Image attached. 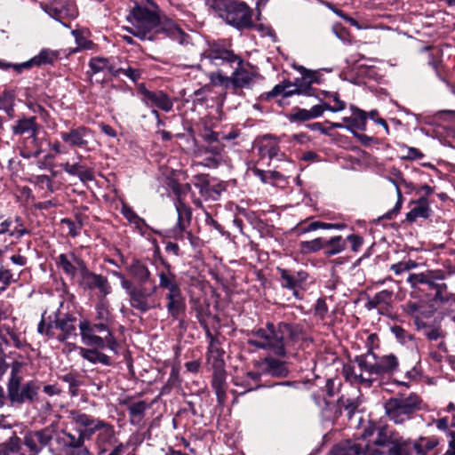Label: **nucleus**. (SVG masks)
Here are the masks:
<instances>
[{
  "label": "nucleus",
  "mask_w": 455,
  "mask_h": 455,
  "mask_svg": "<svg viewBox=\"0 0 455 455\" xmlns=\"http://www.w3.org/2000/svg\"><path fill=\"white\" fill-rule=\"evenodd\" d=\"M398 434L389 429L387 426L379 427L377 429V437L373 441V445L365 444L363 451L364 455H381L383 451L381 447L389 446L393 443Z\"/></svg>",
  "instance_id": "ddd939ff"
},
{
  "label": "nucleus",
  "mask_w": 455,
  "mask_h": 455,
  "mask_svg": "<svg viewBox=\"0 0 455 455\" xmlns=\"http://www.w3.org/2000/svg\"><path fill=\"white\" fill-rule=\"evenodd\" d=\"M188 225L177 221L176 225L167 231L168 236L180 241H183L185 235H187L188 239H191L192 234L188 230Z\"/></svg>",
  "instance_id": "37998d69"
},
{
  "label": "nucleus",
  "mask_w": 455,
  "mask_h": 455,
  "mask_svg": "<svg viewBox=\"0 0 455 455\" xmlns=\"http://www.w3.org/2000/svg\"><path fill=\"white\" fill-rule=\"evenodd\" d=\"M20 369V363H13L8 381L9 398L12 403H17L32 401L37 394L36 387L33 382H28L20 388L21 377L19 375Z\"/></svg>",
  "instance_id": "6e6552de"
},
{
  "label": "nucleus",
  "mask_w": 455,
  "mask_h": 455,
  "mask_svg": "<svg viewBox=\"0 0 455 455\" xmlns=\"http://www.w3.org/2000/svg\"><path fill=\"white\" fill-rule=\"evenodd\" d=\"M139 92L142 95V101L148 106H155L163 111L169 112L172 109L173 102L170 97L162 91L152 92L148 90L143 84L138 86Z\"/></svg>",
  "instance_id": "f8f14e48"
},
{
  "label": "nucleus",
  "mask_w": 455,
  "mask_h": 455,
  "mask_svg": "<svg viewBox=\"0 0 455 455\" xmlns=\"http://www.w3.org/2000/svg\"><path fill=\"white\" fill-rule=\"evenodd\" d=\"M175 208L178 213V222L189 226L192 219V210L190 206L187 205L179 196L175 202Z\"/></svg>",
  "instance_id": "58836bf2"
},
{
  "label": "nucleus",
  "mask_w": 455,
  "mask_h": 455,
  "mask_svg": "<svg viewBox=\"0 0 455 455\" xmlns=\"http://www.w3.org/2000/svg\"><path fill=\"white\" fill-rule=\"evenodd\" d=\"M157 286H153L150 290H148L144 286H138L137 289H131L130 291V305L132 307L145 313L150 309L160 307V303H157L154 299L153 295L156 293Z\"/></svg>",
  "instance_id": "9b49d317"
},
{
  "label": "nucleus",
  "mask_w": 455,
  "mask_h": 455,
  "mask_svg": "<svg viewBox=\"0 0 455 455\" xmlns=\"http://www.w3.org/2000/svg\"><path fill=\"white\" fill-rule=\"evenodd\" d=\"M393 292L388 290H383L376 293L373 297L369 298L366 302L368 309L372 308H387L392 302Z\"/></svg>",
  "instance_id": "c85d7f7f"
},
{
  "label": "nucleus",
  "mask_w": 455,
  "mask_h": 455,
  "mask_svg": "<svg viewBox=\"0 0 455 455\" xmlns=\"http://www.w3.org/2000/svg\"><path fill=\"white\" fill-rule=\"evenodd\" d=\"M342 373H343L344 377L347 380L351 381L352 383H354V382H360V383L369 382V378L365 377L363 372L357 371L355 370V367L352 364L344 365Z\"/></svg>",
  "instance_id": "79ce46f5"
},
{
  "label": "nucleus",
  "mask_w": 455,
  "mask_h": 455,
  "mask_svg": "<svg viewBox=\"0 0 455 455\" xmlns=\"http://www.w3.org/2000/svg\"><path fill=\"white\" fill-rule=\"evenodd\" d=\"M315 315L320 318H323L328 312V307L325 301L322 299H317L315 307Z\"/></svg>",
  "instance_id": "e2e57ef3"
},
{
  "label": "nucleus",
  "mask_w": 455,
  "mask_h": 455,
  "mask_svg": "<svg viewBox=\"0 0 455 455\" xmlns=\"http://www.w3.org/2000/svg\"><path fill=\"white\" fill-rule=\"evenodd\" d=\"M251 15V10L246 4L231 3L227 5L222 17L228 24L243 29L252 26Z\"/></svg>",
  "instance_id": "9d476101"
},
{
  "label": "nucleus",
  "mask_w": 455,
  "mask_h": 455,
  "mask_svg": "<svg viewBox=\"0 0 455 455\" xmlns=\"http://www.w3.org/2000/svg\"><path fill=\"white\" fill-rule=\"evenodd\" d=\"M116 66L117 65L115 62H111L110 60L100 57L92 58L89 62V67L94 74L108 71L109 74L115 76Z\"/></svg>",
  "instance_id": "2f4dec72"
},
{
  "label": "nucleus",
  "mask_w": 455,
  "mask_h": 455,
  "mask_svg": "<svg viewBox=\"0 0 455 455\" xmlns=\"http://www.w3.org/2000/svg\"><path fill=\"white\" fill-rule=\"evenodd\" d=\"M313 83H318L316 74L310 70H306L302 74V77L296 79L294 84L287 82L275 85L273 90L267 93V98L281 94L283 95V97H290L293 94L311 95V84Z\"/></svg>",
  "instance_id": "1a4fd4ad"
},
{
  "label": "nucleus",
  "mask_w": 455,
  "mask_h": 455,
  "mask_svg": "<svg viewBox=\"0 0 455 455\" xmlns=\"http://www.w3.org/2000/svg\"><path fill=\"white\" fill-rule=\"evenodd\" d=\"M279 147L277 141L270 136H265L259 145V154L272 159L278 156Z\"/></svg>",
  "instance_id": "72a5a7b5"
},
{
  "label": "nucleus",
  "mask_w": 455,
  "mask_h": 455,
  "mask_svg": "<svg viewBox=\"0 0 455 455\" xmlns=\"http://www.w3.org/2000/svg\"><path fill=\"white\" fill-rule=\"evenodd\" d=\"M444 273L441 270L429 271L426 273V280L424 283L427 284L430 288L436 290V296L441 297V287H445V283L438 284L435 283L436 280H443Z\"/></svg>",
  "instance_id": "a19ab883"
},
{
  "label": "nucleus",
  "mask_w": 455,
  "mask_h": 455,
  "mask_svg": "<svg viewBox=\"0 0 455 455\" xmlns=\"http://www.w3.org/2000/svg\"><path fill=\"white\" fill-rule=\"evenodd\" d=\"M38 126L36 123V117L23 118L17 122L12 127V131L18 135H27L31 143H36Z\"/></svg>",
  "instance_id": "aec40b11"
},
{
  "label": "nucleus",
  "mask_w": 455,
  "mask_h": 455,
  "mask_svg": "<svg viewBox=\"0 0 455 455\" xmlns=\"http://www.w3.org/2000/svg\"><path fill=\"white\" fill-rule=\"evenodd\" d=\"M45 12L49 14V16L55 19L56 20H61L63 19L64 11L62 8L59 9L57 7L50 6L45 8Z\"/></svg>",
  "instance_id": "774afa93"
},
{
  "label": "nucleus",
  "mask_w": 455,
  "mask_h": 455,
  "mask_svg": "<svg viewBox=\"0 0 455 455\" xmlns=\"http://www.w3.org/2000/svg\"><path fill=\"white\" fill-rule=\"evenodd\" d=\"M97 312V319L100 321V323H107L110 319V313L108 310V305L107 301L100 300L96 307Z\"/></svg>",
  "instance_id": "603ef678"
},
{
  "label": "nucleus",
  "mask_w": 455,
  "mask_h": 455,
  "mask_svg": "<svg viewBox=\"0 0 455 455\" xmlns=\"http://www.w3.org/2000/svg\"><path fill=\"white\" fill-rule=\"evenodd\" d=\"M60 138L72 148H87L92 139V132L89 128L79 126L61 132Z\"/></svg>",
  "instance_id": "4468645a"
},
{
  "label": "nucleus",
  "mask_w": 455,
  "mask_h": 455,
  "mask_svg": "<svg viewBox=\"0 0 455 455\" xmlns=\"http://www.w3.org/2000/svg\"><path fill=\"white\" fill-rule=\"evenodd\" d=\"M12 231L10 232L11 236L21 237L26 234H28V230L24 228L22 220L20 217H16L12 220Z\"/></svg>",
  "instance_id": "864d4df0"
},
{
  "label": "nucleus",
  "mask_w": 455,
  "mask_h": 455,
  "mask_svg": "<svg viewBox=\"0 0 455 455\" xmlns=\"http://www.w3.org/2000/svg\"><path fill=\"white\" fill-rule=\"evenodd\" d=\"M165 299L167 300L166 308L168 313L173 319H179L180 314L184 313L186 309V301L180 288L168 291Z\"/></svg>",
  "instance_id": "6ab92c4d"
},
{
  "label": "nucleus",
  "mask_w": 455,
  "mask_h": 455,
  "mask_svg": "<svg viewBox=\"0 0 455 455\" xmlns=\"http://www.w3.org/2000/svg\"><path fill=\"white\" fill-rule=\"evenodd\" d=\"M370 356H372L373 359H375V355L373 354L362 355L355 358V363H357L359 371L363 372L365 377L369 378V382H366L368 385L371 383L372 376H377L376 360L371 362L370 360Z\"/></svg>",
  "instance_id": "393cba45"
},
{
  "label": "nucleus",
  "mask_w": 455,
  "mask_h": 455,
  "mask_svg": "<svg viewBox=\"0 0 455 455\" xmlns=\"http://www.w3.org/2000/svg\"><path fill=\"white\" fill-rule=\"evenodd\" d=\"M398 366L399 362L395 355H383L376 360L377 376L392 374L398 369Z\"/></svg>",
  "instance_id": "bb28decb"
},
{
  "label": "nucleus",
  "mask_w": 455,
  "mask_h": 455,
  "mask_svg": "<svg viewBox=\"0 0 455 455\" xmlns=\"http://www.w3.org/2000/svg\"><path fill=\"white\" fill-rule=\"evenodd\" d=\"M78 326L81 339L86 346L116 350L117 343L105 323L92 324L88 320H83Z\"/></svg>",
  "instance_id": "39448f33"
},
{
  "label": "nucleus",
  "mask_w": 455,
  "mask_h": 455,
  "mask_svg": "<svg viewBox=\"0 0 455 455\" xmlns=\"http://www.w3.org/2000/svg\"><path fill=\"white\" fill-rule=\"evenodd\" d=\"M143 69L137 63L133 62L126 63L125 65H120L119 67L116 66L115 76L124 75L131 81L136 83L141 79Z\"/></svg>",
  "instance_id": "c756f323"
},
{
  "label": "nucleus",
  "mask_w": 455,
  "mask_h": 455,
  "mask_svg": "<svg viewBox=\"0 0 455 455\" xmlns=\"http://www.w3.org/2000/svg\"><path fill=\"white\" fill-rule=\"evenodd\" d=\"M207 338L210 339L209 343V352L212 355H215L216 357H220L221 355V351L220 348V343L219 340L214 338L209 330L206 331Z\"/></svg>",
  "instance_id": "bf43d9fd"
},
{
  "label": "nucleus",
  "mask_w": 455,
  "mask_h": 455,
  "mask_svg": "<svg viewBox=\"0 0 455 455\" xmlns=\"http://www.w3.org/2000/svg\"><path fill=\"white\" fill-rule=\"evenodd\" d=\"M80 355L85 360L97 363H100L104 365H109L111 363L110 357L107 355L100 353L94 349H89L84 347H78Z\"/></svg>",
  "instance_id": "473e14b6"
},
{
  "label": "nucleus",
  "mask_w": 455,
  "mask_h": 455,
  "mask_svg": "<svg viewBox=\"0 0 455 455\" xmlns=\"http://www.w3.org/2000/svg\"><path fill=\"white\" fill-rule=\"evenodd\" d=\"M153 9L144 6L134 7L129 16L132 27L127 30L141 40L156 39V29L159 25V9L155 4Z\"/></svg>",
  "instance_id": "7ed1b4c3"
},
{
  "label": "nucleus",
  "mask_w": 455,
  "mask_h": 455,
  "mask_svg": "<svg viewBox=\"0 0 455 455\" xmlns=\"http://www.w3.org/2000/svg\"><path fill=\"white\" fill-rule=\"evenodd\" d=\"M210 80L212 84L217 85V86H223L225 88L229 87L230 85L232 86L231 76L230 77L224 76L220 73H212L210 76Z\"/></svg>",
  "instance_id": "5fc2aeb1"
},
{
  "label": "nucleus",
  "mask_w": 455,
  "mask_h": 455,
  "mask_svg": "<svg viewBox=\"0 0 455 455\" xmlns=\"http://www.w3.org/2000/svg\"><path fill=\"white\" fill-rule=\"evenodd\" d=\"M429 214V207L426 199H421L419 203L407 213L406 219L410 222L415 221L418 218H427Z\"/></svg>",
  "instance_id": "4c0bfd02"
},
{
  "label": "nucleus",
  "mask_w": 455,
  "mask_h": 455,
  "mask_svg": "<svg viewBox=\"0 0 455 455\" xmlns=\"http://www.w3.org/2000/svg\"><path fill=\"white\" fill-rule=\"evenodd\" d=\"M69 419L79 427H84V432L91 435L98 432L97 440L100 443L105 444L111 441L114 435L113 427L104 421L78 411H71Z\"/></svg>",
  "instance_id": "0eeeda50"
},
{
  "label": "nucleus",
  "mask_w": 455,
  "mask_h": 455,
  "mask_svg": "<svg viewBox=\"0 0 455 455\" xmlns=\"http://www.w3.org/2000/svg\"><path fill=\"white\" fill-rule=\"evenodd\" d=\"M387 416L395 424H403L412 414L422 409V400L416 394L408 396L395 397L387 400L384 405Z\"/></svg>",
  "instance_id": "20e7f679"
},
{
  "label": "nucleus",
  "mask_w": 455,
  "mask_h": 455,
  "mask_svg": "<svg viewBox=\"0 0 455 455\" xmlns=\"http://www.w3.org/2000/svg\"><path fill=\"white\" fill-rule=\"evenodd\" d=\"M158 277L159 287L162 289L171 291L180 288L177 283L175 274L172 272L171 267L168 264H164V268L158 272Z\"/></svg>",
  "instance_id": "cd10ccee"
},
{
  "label": "nucleus",
  "mask_w": 455,
  "mask_h": 455,
  "mask_svg": "<svg viewBox=\"0 0 455 455\" xmlns=\"http://www.w3.org/2000/svg\"><path fill=\"white\" fill-rule=\"evenodd\" d=\"M325 248V241L322 238H315L311 241H305L299 243V250L302 253H312Z\"/></svg>",
  "instance_id": "c03bdc74"
},
{
  "label": "nucleus",
  "mask_w": 455,
  "mask_h": 455,
  "mask_svg": "<svg viewBox=\"0 0 455 455\" xmlns=\"http://www.w3.org/2000/svg\"><path fill=\"white\" fill-rule=\"evenodd\" d=\"M54 437V430L46 427L40 431L28 433L25 437V444L36 453L50 444Z\"/></svg>",
  "instance_id": "f3484780"
},
{
  "label": "nucleus",
  "mask_w": 455,
  "mask_h": 455,
  "mask_svg": "<svg viewBox=\"0 0 455 455\" xmlns=\"http://www.w3.org/2000/svg\"><path fill=\"white\" fill-rule=\"evenodd\" d=\"M346 240H344L342 236H333L328 241H325L326 250L324 251V254L329 257L339 254L346 249Z\"/></svg>",
  "instance_id": "e433bc0d"
},
{
  "label": "nucleus",
  "mask_w": 455,
  "mask_h": 455,
  "mask_svg": "<svg viewBox=\"0 0 455 455\" xmlns=\"http://www.w3.org/2000/svg\"><path fill=\"white\" fill-rule=\"evenodd\" d=\"M300 329L287 323L277 325L267 323L251 333L248 343L257 348L272 352L277 356L286 355V346L289 341H294L299 336Z\"/></svg>",
  "instance_id": "f257e3e1"
},
{
  "label": "nucleus",
  "mask_w": 455,
  "mask_h": 455,
  "mask_svg": "<svg viewBox=\"0 0 455 455\" xmlns=\"http://www.w3.org/2000/svg\"><path fill=\"white\" fill-rule=\"evenodd\" d=\"M57 59V53L51 50H43L40 53L33 58L30 61L24 62L14 66V70L20 73L24 68H28L32 65H42L52 63Z\"/></svg>",
  "instance_id": "5701e85b"
},
{
  "label": "nucleus",
  "mask_w": 455,
  "mask_h": 455,
  "mask_svg": "<svg viewBox=\"0 0 455 455\" xmlns=\"http://www.w3.org/2000/svg\"><path fill=\"white\" fill-rule=\"evenodd\" d=\"M347 124L345 128L353 132L354 130L364 131L366 125V114L364 111L352 108V116L342 118Z\"/></svg>",
  "instance_id": "a878e982"
},
{
  "label": "nucleus",
  "mask_w": 455,
  "mask_h": 455,
  "mask_svg": "<svg viewBox=\"0 0 455 455\" xmlns=\"http://www.w3.org/2000/svg\"><path fill=\"white\" fill-rule=\"evenodd\" d=\"M323 111L324 108L322 105H315L310 109L294 108L290 115L289 119L291 122H304L321 116Z\"/></svg>",
  "instance_id": "b1692460"
},
{
  "label": "nucleus",
  "mask_w": 455,
  "mask_h": 455,
  "mask_svg": "<svg viewBox=\"0 0 455 455\" xmlns=\"http://www.w3.org/2000/svg\"><path fill=\"white\" fill-rule=\"evenodd\" d=\"M204 56L215 66L223 65L224 63L236 64L231 76L232 87L235 90L248 87L251 83L253 73L247 68L249 65L245 64L243 60L233 51L213 44L204 52Z\"/></svg>",
  "instance_id": "f03ea898"
},
{
  "label": "nucleus",
  "mask_w": 455,
  "mask_h": 455,
  "mask_svg": "<svg viewBox=\"0 0 455 455\" xmlns=\"http://www.w3.org/2000/svg\"><path fill=\"white\" fill-rule=\"evenodd\" d=\"M88 435L84 429H80L76 434L72 435L70 433L66 432V440L68 441V447L69 448H78L83 445L84 436Z\"/></svg>",
  "instance_id": "09e8293b"
},
{
  "label": "nucleus",
  "mask_w": 455,
  "mask_h": 455,
  "mask_svg": "<svg viewBox=\"0 0 455 455\" xmlns=\"http://www.w3.org/2000/svg\"><path fill=\"white\" fill-rule=\"evenodd\" d=\"M61 379L68 384L69 393L72 395H77L78 387L81 384V380L78 375L69 372L61 377Z\"/></svg>",
  "instance_id": "de8ad7c7"
},
{
  "label": "nucleus",
  "mask_w": 455,
  "mask_h": 455,
  "mask_svg": "<svg viewBox=\"0 0 455 455\" xmlns=\"http://www.w3.org/2000/svg\"><path fill=\"white\" fill-rule=\"evenodd\" d=\"M412 449V441L398 435L388 449V455H411Z\"/></svg>",
  "instance_id": "7c9ffc66"
},
{
  "label": "nucleus",
  "mask_w": 455,
  "mask_h": 455,
  "mask_svg": "<svg viewBox=\"0 0 455 455\" xmlns=\"http://www.w3.org/2000/svg\"><path fill=\"white\" fill-rule=\"evenodd\" d=\"M332 455H364V451H363L362 444L349 443L337 448Z\"/></svg>",
  "instance_id": "a18cd8bd"
},
{
  "label": "nucleus",
  "mask_w": 455,
  "mask_h": 455,
  "mask_svg": "<svg viewBox=\"0 0 455 455\" xmlns=\"http://www.w3.org/2000/svg\"><path fill=\"white\" fill-rule=\"evenodd\" d=\"M56 265L64 274L70 278L80 275L85 267L84 262L74 253L60 254L56 258Z\"/></svg>",
  "instance_id": "2eb2a0df"
},
{
  "label": "nucleus",
  "mask_w": 455,
  "mask_h": 455,
  "mask_svg": "<svg viewBox=\"0 0 455 455\" xmlns=\"http://www.w3.org/2000/svg\"><path fill=\"white\" fill-rule=\"evenodd\" d=\"M128 271L131 275L141 283H146L150 279L151 274L148 267L139 260H132L128 266Z\"/></svg>",
  "instance_id": "f704fd0d"
},
{
  "label": "nucleus",
  "mask_w": 455,
  "mask_h": 455,
  "mask_svg": "<svg viewBox=\"0 0 455 455\" xmlns=\"http://www.w3.org/2000/svg\"><path fill=\"white\" fill-rule=\"evenodd\" d=\"M81 283L87 289H98L104 296L108 295L111 287L108 279L101 275L91 272L86 267L79 275Z\"/></svg>",
  "instance_id": "dca6fc26"
},
{
  "label": "nucleus",
  "mask_w": 455,
  "mask_h": 455,
  "mask_svg": "<svg viewBox=\"0 0 455 455\" xmlns=\"http://www.w3.org/2000/svg\"><path fill=\"white\" fill-rule=\"evenodd\" d=\"M147 408L148 405L144 401H140L130 404L128 406V411L131 422L132 424H138L140 422Z\"/></svg>",
  "instance_id": "ea45409f"
},
{
  "label": "nucleus",
  "mask_w": 455,
  "mask_h": 455,
  "mask_svg": "<svg viewBox=\"0 0 455 455\" xmlns=\"http://www.w3.org/2000/svg\"><path fill=\"white\" fill-rule=\"evenodd\" d=\"M72 35L74 36L76 39V43L77 44V47L76 48L75 52L80 50V49H91L92 47V42L87 40L82 36L81 31L79 30H72Z\"/></svg>",
  "instance_id": "6e6d98bb"
},
{
  "label": "nucleus",
  "mask_w": 455,
  "mask_h": 455,
  "mask_svg": "<svg viewBox=\"0 0 455 455\" xmlns=\"http://www.w3.org/2000/svg\"><path fill=\"white\" fill-rule=\"evenodd\" d=\"M38 331L49 338H55L59 341L76 339L77 338L76 317L71 314H66L63 316L58 314L54 322L48 324H45L43 318L38 324Z\"/></svg>",
  "instance_id": "423d86ee"
},
{
  "label": "nucleus",
  "mask_w": 455,
  "mask_h": 455,
  "mask_svg": "<svg viewBox=\"0 0 455 455\" xmlns=\"http://www.w3.org/2000/svg\"><path fill=\"white\" fill-rule=\"evenodd\" d=\"M412 443L413 449L419 455H426L438 445L439 440L435 437L421 436Z\"/></svg>",
  "instance_id": "c9c22d12"
},
{
  "label": "nucleus",
  "mask_w": 455,
  "mask_h": 455,
  "mask_svg": "<svg viewBox=\"0 0 455 455\" xmlns=\"http://www.w3.org/2000/svg\"><path fill=\"white\" fill-rule=\"evenodd\" d=\"M60 167L68 174L78 176L83 165L79 164H69L68 163L61 164Z\"/></svg>",
  "instance_id": "680f3d73"
},
{
  "label": "nucleus",
  "mask_w": 455,
  "mask_h": 455,
  "mask_svg": "<svg viewBox=\"0 0 455 455\" xmlns=\"http://www.w3.org/2000/svg\"><path fill=\"white\" fill-rule=\"evenodd\" d=\"M417 264L412 260L408 261H401L396 264H393L391 266V270H393L396 275H400L403 272L409 271L412 268H415Z\"/></svg>",
  "instance_id": "4d7b16f0"
},
{
  "label": "nucleus",
  "mask_w": 455,
  "mask_h": 455,
  "mask_svg": "<svg viewBox=\"0 0 455 455\" xmlns=\"http://www.w3.org/2000/svg\"><path fill=\"white\" fill-rule=\"evenodd\" d=\"M408 282L412 285L416 286L419 283H424L426 280V273L411 274L408 277Z\"/></svg>",
  "instance_id": "338daca9"
},
{
  "label": "nucleus",
  "mask_w": 455,
  "mask_h": 455,
  "mask_svg": "<svg viewBox=\"0 0 455 455\" xmlns=\"http://www.w3.org/2000/svg\"><path fill=\"white\" fill-rule=\"evenodd\" d=\"M322 106H323L324 110L326 109L331 112H338L343 110L346 107V104L343 101L339 100L338 98H335L333 106H331L327 103L322 104Z\"/></svg>",
  "instance_id": "0e129e2a"
},
{
  "label": "nucleus",
  "mask_w": 455,
  "mask_h": 455,
  "mask_svg": "<svg viewBox=\"0 0 455 455\" xmlns=\"http://www.w3.org/2000/svg\"><path fill=\"white\" fill-rule=\"evenodd\" d=\"M160 33L175 38H179L184 34L178 25L159 11V25L156 29V36Z\"/></svg>",
  "instance_id": "4be33fe9"
},
{
  "label": "nucleus",
  "mask_w": 455,
  "mask_h": 455,
  "mask_svg": "<svg viewBox=\"0 0 455 455\" xmlns=\"http://www.w3.org/2000/svg\"><path fill=\"white\" fill-rule=\"evenodd\" d=\"M0 455H23L20 451L19 439L12 438L7 443L1 446Z\"/></svg>",
  "instance_id": "8fccbe9b"
},
{
  "label": "nucleus",
  "mask_w": 455,
  "mask_h": 455,
  "mask_svg": "<svg viewBox=\"0 0 455 455\" xmlns=\"http://www.w3.org/2000/svg\"><path fill=\"white\" fill-rule=\"evenodd\" d=\"M66 431H62L60 433H56L54 431V437L52 442H54L56 443V448L60 450H66L68 449V441L66 440Z\"/></svg>",
  "instance_id": "052dcab7"
},
{
  "label": "nucleus",
  "mask_w": 455,
  "mask_h": 455,
  "mask_svg": "<svg viewBox=\"0 0 455 455\" xmlns=\"http://www.w3.org/2000/svg\"><path fill=\"white\" fill-rule=\"evenodd\" d=\"M387 180L395 185V191L397 192V188H400L399 186L401 184L405 183V180L403 177L402 172H400L399 169H397L395 166L390 167L389 169H387Z\"/></svg>",
  "instance_id": "3c124183"
},
{
  "label": "nucleus",
  "mask_w": 455,
  "mask_h": 455,
  "mask_svg": "<svg viewBox=\"0 0 455 455\" xmlns=\"http://www.w3.org/2000/svg\"><path fill=\"white\" fill-rule=\"evenodd\" d=\"M347 240L351 243V248L354 251H357L363 243V239L356 235H350Z\"/></svg>",
  "instance_id": "69168bd1"
},
{
  "label": "nucleus",
  "mask_w": 455,
  "mask_h": 455,
  "mask_svg": "<svg viewBox=\"0 0 455 455\" xmlns=\"http://www.w3.org/2000/svg\"><path fill=\"white\" fill-rule=\"evenodd\" d=\"M122 213L127 219V220L136 226L139 229H143L146 227L145 220L139 217L132 208L124 206L122 208Z\"/></svg>",
  "instance_id": "49530a36"
},
{
  "label": "nucleus",
  "mask_w": 455,
  "mask_h": 455,
  "mask_svg": "<svg viewBox=\"0 0 455 455\" xmlns=\"http://www.w3.org/2000/svg\"><path fill=\"white\" fill-rule=\"evenodd\" d=\"M263 371L274 377H286L289 370L284 362L267 356L261 363Z\"/></svg>",
  "instance_id": "412c9836"
},
{
  "label": "nucleus",
  "mask_w": 455,
  "mask_h": 455,
  "mask_svg": "<svg viewBox=\"0 0 455 455\" xmlns=\"http://www.w3.org/2000/svg\"><path fill=\"white\" fill-rule=\"evenodd\" d=\"M392 332L395 334L396 339L403 344H407L409 341H411L413 339L411 334L408 333L405 330H403L400 326H394L392 328Z\"/></svg>",
  "instance_id": "13d9d810"
},
{
  "label": "nucleus",
  "mask_w": 455,
  "mask_h": 455,
  "mask_svg": "<svg viewBox=\"0 0 455 455\" xmlns=\"http://www.w3.org/2000/svg\"><path fill=\"white\" fill-rule=\"evenodd\" d=\"M282 279V286L292 291L295 298L300 299L299 288L307 279V273L305 271H298L295 275H291L288 270L278 268Z\"/></svg>",
  "instance_id": "a211bd4d"
}]
</instances>
